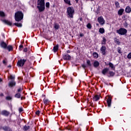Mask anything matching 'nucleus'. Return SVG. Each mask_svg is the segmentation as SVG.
Returning <instances> with one entry per match:
<instances>
[{
	"label": "nucleus",
	"instance_id": "f257e3e1",
	"mask_svg": "<svg viewBox=\"0 0 131 131\" xmlns=\"http://www.w3.org/2000/svg\"><path fill=\"white\" fill-rule=\"evenodd\" d=\"M37 8L38 9L39 12H43L46 9L45 0H38Z\"/></svg>",
	"mask_w": 131,
	"mask_h": 131
},
{
	"label": "nucleus",
	"instance_id": "f03ea898",
	"mask_svg": "<svg viewBox=\"0 0 131 131\" xmlns=\"http://www.w3.org/2000/svg\"><path fill=\"white\" fill-rule=\"evenodd\" d=\"M74 8L72 7H69L67 8V15L68 18H73V15H74Z\"/></svg>",
	"mask_w": 131,
	"mask_h": 131
},
{
	"label": "nucleus",
	"instance_id": "7ed1b4c3",
	"mask_svg": "<svg viewBox=\"0 0 131 131\" xmlns=\"http://www.w3.org/2000/svg\"><path fill=\"white\" fill-rule=\"evenodd\" d=\"M116 32L120 35H125L127 33V30L123 28H120L119 30H116Z\"/></svg>",
	"mask_w": 131,
	"mask_h": 131
},
{
	"label": "nucleus",
	"instance_id": "20e7f679",
	"mask_svg": "<svg viewBox=\"0 0 131 131\" xmlns=\"http://www.w3.org/2000/svg\"><path fill=\"white\" fill-rule=\"evenodd\" d=\"M24 17V14H23L22 11L17 12V22H19L21 21V20H23Z\"/></svg>",
	"mask_w": 131,
	"mask_h": 131
},
{
	"label": "nucleus",
	"instance_id": "39448f33",
	"mask_svg": "<svg viewBox=\"0 0 131 131\" xmlns=\"http://www.w3.org/2000/svg\"><path fill=\"white\" fill-rule=\"evenodd\" d=\"M26 61H27V60L25 59H21L20 60H18L17 63V65L18 67H23Z\"/></svg>",
	"mask_w": 131,
	"mask_h": 131
},
{
	"label": "nucleus",
	"instance_id": "423d86ee",
	"mask_svg": "<svg viewBox=\"0 0 131 131\" xmlns=\"http://www.w3.org/2000/svg\"><path fill=\"white\" fill-rule=\"evenodd\" d=\"M106 51L107 48H106V47H105V46H102L100 48V52H101V54H102L103 56H106Z\"/></svg>",
	"mask_w": 131,
	"mask_h": 131
},
{
	"label": "nucleus",
	"instance_id": "0eeeda50",
	"mask_svg": "<svg viewBox=\"0 0 131 131\" xmlns=\"http://www.w3.org/2000/svg\"><path fill=\"white\" fill-rule=\"evenodd\" d=\"M98 21L100 25H104L105 24V20L102 16L98 18Z\"/></svg>",
	"mask_w": 131,
	"mask_h": 131
},
{
	"label": "nucleus",
	"instance_id": "6e6552de",
	"mask_svg": "<svg viewBox=\"0 0 131 131\" xmlns=\"http://www.w3.org/2000/svg\"><path fill=\"white\" fill-rule=\"evenodd\" d=\"M63 59L66 60L70 61L71 60V56L67 53L63 55Z\"/></svg>",
	"mask_w": 131,
	"mask_h": 131
},
{
	"label": "nucleus",
	"instance_id": "1a4fd4ad",
	"mask_svg": "<svg viewBox=\"0 0 131 131\" xmlns=\"http://www.w3.org/2000/svg\"><path fill=\"white\" fill-rule=\"evenodd\" d=\"M2 21L3 22H4V23L7 24V25H9V26H12L13 24L11 21H9L8 20H3Z\"/></svg>",
	"mask_w": 131,
	"mask_h": 131
},
{
	"label": "nucleus",
	"instance_id": "9d476101",
	"mask_svg": "<svg viewBox=\"0 0 131 131\" xmlns=\"http://www.w3.org/2000/svg\"><path fill=\"white\" fill-rule=\"evenodd\" d=\"M7 43L5 42L4 41H2L1 42V47L3 48V49H7Z\"/></svg>",
	"mask_w": 131,
	"mask_h": 131
},
{
	"label": "nucleus",
	"instance_id": "9b49d317",
	"mask_svg": "<svg viewBox=\"0 0 131 131\" xmlns=\"http://www.w3.org/2000/svg\"><path fill=\"white\" fill-rule=\"evenodd\" d=\"M112 102V99H111V98L108 97L107 99V103L108 107H111V103Z\"/></svg>",
	"mask_w": 131,
	"mask_h": 131
},
{
	"label": "nucleus",
	"instance_id": "f8f14e48",
	"mask_svg": "<svg viewBox=\"0 0 131 131\" xmlns=\"http://www.w3.org/2000/svg\"><path fill=\"white\" fill-rule=\"evenodd\" d=\"M59 50V45L57 44L56 46H54L53 49V51L54 53H56Z\"/></svg>",
	"mask_w": 131,
	"mask_h": 131
},
{
	"label": "nucleus",
	"instance_id": "ddd939ff",
	"mask_svg": "<svg viewBox=\"0 0 131 131\" xmlns=\"http://www.w3.org/2000/svg\"><path fill=\"white\" fill-rule=\"evenodd\" d=\"M108 71H109V69L108 68H104L102 71V73L103 75H106V74L108 73Z\"/></svg>",
	"mask_w": 131,
	"mask_h": 131
},
{
	"label": "nucleus",
	"instance_id": "4468645a",
	"mask_svg": "<svg viewBox=\"0 0 131 131\" xmlns=\"http://www.w3.org/2000/svg\"><path fill=\"white\" fill-rule=\"evenodd\" d=\"M93 100L95 102H97V101H99V100H100V96L98 95H95L93 97Z\"/></svg>",
	"mask_w": 131,
	"mask_h": 131
},
{
	"label": "nucleus",
	"instance_id": "2eb2a0df",
	"mask_svg": "<svg viewBox=\"0 0 131 131\" xmlns=\"http://www.w3.org/2000/svg\"><path fill=\"white\" fill-rule=\"evenodd\" d=\"M1 114L2 115H5V116H8L9 114H10V113L7 111H3L2 112Z\"/></svg>",
	"mask_w": 131,
	"mask_h": 131
},
{
	"label": "nucleus",
	"instance_id": "dca6fc26",
	"mask_svg": "<svg viewBox=\"0 0 131 131\" xmlns=\"http://www.w3.org/2000/svg\"><path fill=\"white\" fill-rule=\"evenodd\" d=\"M93 65L95 68H97V67H99L100 66V62H99L98 61H95Z\"/></svg>",
	"mask_w": 131,
	"mask_h": 131
},
{
	"label": "nucleus",
	"instance_id": "f3484780",
	"mask_svg": "<svg viewBox=\"0 0 131 131\" xmlns=\"http://www.w3.org/2000/svg\"><path fill=\"white\" fill-rule=\"evenodd\" d=\"M124 12V9H120V10H119V11L118 12V15H119V16H121V15H122V14H123Z\"/></svg>",
	"mask_w": 131,
	"mask_h": 131
},
{
	"label": "nucleus",
	"instance_id": "a211bd4d",
	"mask_svg": "<svg viewBox=\"0 0 131 131\" xmlns=\"http://www.w3.org/2000/svg\"><path fill=\"white\" fill-rule=\"evenodd\" d=\"M102 40L101 41V45L105 46L106 45V41H107V39L105 37H103Z\"/></svg>",
	"mask_w": 131,
	"mask_h": 131
},
{
	"label": "nucleus",
	"instance_id": "6ab92c4d",
	"mask_svg": "<svg viewBox=\"0 0 131 131\" xmlns=\"http://www.w3.org/2000/svg\"><path fill=\"white\" fill-rule=\"evenodd\" d=\"M9 86L12 88V86H14V85H16V83L14 81H11L9 83Z\"/></svg>",
	"mask_w": 131,
	"mask_h": 131
},
{
	"label": "nucleus",
	"instance_id": "aec40b11",
	"mask_svg": "<svg viewBox=\"0 0 131 131\" xmlns=\"http://www.w3.org/2000/svg\"><path fill=\"white\" fill-rule=\"evenodd\" d=\"M125 12H126V13H130V12H131L130 7L127 6L125 9Z\"/></svg>",
	"mask_w": 131,
	"mask_h": 131
},
{
	"label": "nucleus",
	"instance_id": "412c9836",
	"mask_svg": "<svg viewBox=\"0 0 131 131\" xmlns=\"http://www.w3.org/2000/svg\"><path fill=\"white\" fill-rule=\"evenodd\" d=\"M108 74H110L108 77H112L115 75V73L112 72V71H109Z\"/></svg>",
	"mask_w": 131,
	"mask_h": 131
},
{
	"label": "nucleus",
	"instance_id": "4be33fe9",
	"mask_svg": "<svg viewBox=\"0 0 131 131\" xmlns=\"http://www.w3.org/2000/svg\"><path fill=\"white\" fill-rule=\"evenodd\" d=\"M108 65L110 67H111V68L112 69V70H115V67H114V65L113 64V63L110 62L108 63Z\"/></svg>",
	"mask_w": 131,
	"mask_h": 131
},
{
	"label": "nucleus",
	"instance_id": "5701e85b",
	"mask_svg": "<svg viewBox=\"0 0 131 131\" xmlns=\"http://www.w3.org/2000/svg\"><path fill=\"white\" fill-rule=\"evenodd\" d=\"M43 103L45 105H48V104H49V103H50V100H49V99H48L45 98L43 99Z\"/></svg>",
	"mask_w": 131,
	"mask_h": 131
},
{
	"label": "nucleus",
	"instance_id": "b1692460",
	"mask_svg": "<svg viewBox=\"0 0 131 131\" xmlns=\"http://www.w3.org/2000/svg\"><path fill=\"white\" fill-rule=\"evenodd\" d=\"M99 32L100 33H101V34H103V33H105V29L103 28H100L99 29Z\"/></svg>",
	"mask_w": 131,
	"mask_h": 131
},
{
	"label": "nucleus",
	"instance_id": "393cba45",
	"mask_svg": "<svg viewBox=\"0 0 131 131\" xmlns=\"http://www.w3.org/2000/svg\"><path fill=\"white\" fill-rule=\"evenodd\" d=\"M93 57L94 58H95V59H97V58H99V54H98L97 52H94Z\"/></svg>",
	"mask_w": 131,
	"mask_h": 131
},
{
	"label": "nucleus",
	"instance_id": "a878e982",
	"mask_svg": "<svg viewBox=\"0 0 131 131\" xmlns=\"http://www.w3.org/2000/svg\"><path fill=\"white\" fill-rule=\"evenodd\" d=\"M23 91V86L18 87V88L17 89V93H22Z\"/></svg>",
	"mask_w": 131,
	"mask_h": 131
},
{
	"label": "nucleus",
	"instance_id": "bb28decb",
	"mask_svg": "<svg viewBox=\"0 0 131 131\" xmlns=\"http://www.w3.org/2000/svg\"><path fill=\"white\" fill-rule=\"evenodd\" d=\"M64 3L67 5H69V6H71V1L70 0H63Z\"/></svg>",
	"mask_w": 131,
	"mask_h": 131
},
{
	"label": "nucleus",
	"instance_id": "cd10ccee",
	"mask_svg": "<svg viewBox=\"0 0 131 131\" xmlns=\"http://www.w3.org/2000/svg\"><path fill=\"white\" fill-rule=\"evenodd\" d=\"M3 129L4 130H5V131H10L11 130V128H10V127H7L5 126L3 127Z\"/></svg>",
	"mask_w": 131,
	"mask_h": 131
},
{
	"label": "nucleus",
	"instance_id": "c85d7f7f",
	"mask_svg": "<svg viewBox=\"0 0 131 131\" xmlns=\"http://www.w3.org/2000/svg\"><path fill=\"white\" fill-rule=\"evenodd\" d=\"M30 128V126L25 125L24 126L23 129L24 130H28V129H29Z\"/></svg>",
	"mask_w": 131,
	"mask_h": 131
},
{
	"label": "nucleus",
	"instance_id": "c756f323",
	"mask_svg": "<svg viewBox=\"0 0 131 131\" xmlns=\"http://www.w3.org/2000/svg\"><path fill=\"white\" fill-rule=\"evenodd\" d=\"M21 95H22V92H17V98L20 99V98H21Z\"/></svg>",
	"mask_w": 131,
	"mask_h": 131
},
{
	"label": "nucleus",
	"instance_id": "7c9ffc66",
	"mask_svg": "<svg viewBox=\"0 0 131 131\" xmlns=\"http://www.w3.org/2000/svg\"><path fill=\"white\" fill-rule=\"evenodd\" d=\"M18 110L19 113H21V112H23V111H24L23 110V107L22 106L18 107Z\"/></svg>",
	"mask_w": 131,
	"mask_h": 131
},
{
	"label": "nucleus",
	"instance_id": "2f4dec72",
	"mask_svg": "<svg viewBox=\"0 0 131 131\" xmlns=\"http://www.w3.org/2000/svg\"><path fill=\"white\" fill-rule=\"evenodd\" d=\"M115 42L117 43V45H120V42L119 41V39L117 38H115Z\"/></svg>",
	"mask_w": 131,
	"mask_h": 131
},
{
	"label": "nucleus",
	"instance_id": "473e14b6",
	"mask_svg": "<svg viewBox=\"0 0 131 131\" xmlns=\"http://www.w3.org/2000/svg\"><path fill=\"white\" fill-rule=\"evenodd\" d=\"M115 5L116 8H120V6H119V2H115Z\"/></svg>",
	"mask_w": 131,
	"mask_h": 131
},
{
	"label": "nucleus",
	"instance_id": "72a5a7b5",
	"mask_svg": "<svg viewBox=\"0 0 131 131\" xmlns=\"http://www.w3.org/2000/svg\"><path fill=\"white\" fill-rule=\"evenodd\" d=\"M86 27L89 29H92V25L91 24V23H88V24L86 26Z\"/></svg>",
	"mask_w": 131,
	"mask_h": 131
},
{
	"label": "nucleus",
	"instance_id": "f704fd0d",
	"mask_svg": "<svg viewBox=\"0 0 131 131\" xmlns=\"http://www.w3.org/2000/svg\"><path fill=\"white\" fill-rule=\"evenodd\" d=\"M86 64L88 65V66H92V63H91V60H86Z\"/></svg>",
	"mask_w": 131,
	"mask_h": 131
},
{
	"label": "nucleus",
	"instance_id": "c9c22d12",
	"mask_svg": "<svg viewBox=\"0 0 131 131\" xmlns=\"http://www.w3.org/2000/svg\"><path fill=\"white\" fill-rule=\"evenodd\" d=\"M0 16H1V17H5V12H4L3 11H0Z\"/></svg>",
	"mask_w": 131,
	"mask_h": 131
},
{
	"label": "nucleus",
	"instance_id": "e433bc0d",
	"mask_svg": "<svg viewBox=\"0 0 131 131\" xmlns=\"http://www.w3.org/2000/svg\"><path fill=\"white\" fill-rule=\"evenodd\" d=\"M59 27H60L59 26V25H58L57 24H55L54 25V28H55V29H59Z\"/></svg>",
	"mask_w": 131,
	"mask_h": 131
},
{
	"label": "nucleus",
	"instance_id": "4c0bfd02",
	"mask_svg": "<svg viewBox=\"0 0 131 131\" xmlns=\"http://www.w3.org/2000/svg\"><path fill=\"white\" fill-rule=\"evenodd\" d=\"M7 50H8V51L10 52V51H12V50H13V47H12V46H8L7 47H6Z\"/></svg>",
	"mask_w": 131,
	"mask_h": 131
},
{
	"label": "nucleus",
	"instance_id": "58836bf2",
	"mask_svg": "<svg viewBox=\"0 0 131 131\" xmlns=\"http://www.w3.org/2000/svg\"><path fill=\"white\" fill-rule=\"evenodd\" d=\"M18 50H19V51H22V50H23V45H19Z\"/></svg>",
	"mask_w": 131,
	"mask_h": 131
},
{
	"label": "nucleus",
	"instance_id": "ea45409f",
	"mask_svg": "<svg viewBox=\"0 0 131 131\" xmlns=\"http://www.w3.org/2000/svg\"><path fill=\"white\" fill-rule=\"evenodd\" d=\"M118 52L119 54H121L122 52H121V48L120 47L118 48Z\"/></svg>",
	"mask_w": 131,
	"mask_h": 131
},
{
	"label": "nucleus",
	"instance_id": "a19ab883",
	"mask_svg": "<svg viewBox=\"0 0 131 131\" xmlns=\"http://www.w3.org/2000/svg\"><path fill=\"white\" fill-rule=\"evenodd\" d=\"M17 27H22L21 23H17Z\"/></svg>",
	"mask_w": 131,
	"mask_h": 131
},
{
	"label": "nucleus",
	"instance_id": "79ce46f5",
	"mask_svg": "<svg viewBox=\"0 0 131 131\" xmlns=\"http://www.w3.org/2000/svg\"><path fill=\"white\" fill-rule=\"evenodd\" d=\"M6 100L10 101V100H12V97H11V96H7V97H6Z\"/></svg>",
	"mask_w": 131,
	"mask_h": 131
},
{
	"label": "nucleus",
	"instance_id": "37998d69",
	"mask_svg": "<svg viewBox=\"0 0 131 131\" xmlns=\"http://www.w3.org/2000/svg\"><path fill=\"white\" fill-rule=\"evenodd\" d=\"M46 8H50V3L49 2L46 3Z\"/></svg>",
	"mask_w": 131,
	"mask_h": 131
},
{
	"label": "nucleus",
	"instance_id": "c03bdc74",
	"mask_svg": "<svg viewBox=\"0 0 131 131\" xmlns=\"http://www.w3.org/2000/svg\"><path fill=\"white\" fill-rule=\"evenodd\" d=\"M10 79H15V76H13V75H11L9 77Z\"/></svg>",
	"mask_w": 131,
	"mask_h": 131
},
{
	"label": "nucleus",
	"instance_id": "a18cd8bd",
	"mask_svg": "<svg viewBox=\"0 0 131 131\" xmlns=\"http://www.w3.org/2000/svg\"><path fill=\"white\" fill-rule=\"evenodd\" d=\"M127 58L128 59H131V52L128 54Z\"/></svg>",
	"mask_w": 131,
	"mask_h": 131
},
{
	"label": "nucleus",
	"instance_id": "49530a36",
	"mask_svg": "<svg viewBox=\"0 0 131 131\" xmlns=\"http://www.w3.org/2000/svg\"><path fill=\"white\" fill-rule=\"evenodd\" d=\"M14 19H15V21H17V12L15 13Z\"/></svg>",
	"mask_w": 131,
	"mask_h": 131
},
{
	"label": "nucleus",
	"instance_id": "de8ad7c7",
	"mask_svg": "<svg viewBox=\"0 0 131 131\" xmlns=\"http://www.w3.org/2000/svg\"><path fill=\"white\" fill-rule=\"evenodd\" d=\"M40 113V112L39 111H37L36 112V115H39V114Z\"/></svg>",
	"mask_w": 131,
	"mask_h": 131
},
{
	"label": "nucleus",
	"instance_id": "09e8293b",
	"mask_svg": "<svg viewBox=\"0 0 131 131\" xmlns=\"http://www.w3.org/2000/svg\"><path fill=\"white\" fill-rule=\"evenodd\" d=\"M127 25H128L127 23H126V21H125V22L124 23V26L125 27H127Z\"/></svg>",
	"mask_w": 131,
	"mask_h": 131
},
{
	"label": "nucleus",
	"instance_id": "8fccbe9b",
	"mask_svg": "<svg viewBox=\"0 0 131 131\" xmlns=\"http://www.w3.org/2000/svg\"><path fill=\"white\" fill-rule=\"evenodd\" d=\"M82 68H83V69H85V68H86V66L84 64H82Z\"/></svg>",
	"mask_w": 131,
	"mask_h": 131
},
{
	"label": "nucleus",
	"instance_id": "3c124183",
	"mask_svg": "<svg viewBox=\"0 0 131 131\" xmlns=\"http://www.w3.org/2000/svg\"><path fill=\"white\" fill-rule=\"evenodd\" d=\"M27 51H28L27 48H24V52H25V53H26V52H27Z\"/></svg>",
	"mask_w": 131,
	"mask_h": 131
},
{
	"label": "nucleus",
	"instance_id": "603ef678",
	"mask_svg": "<svg viewBox=\"0 0 131 131\" xmlns=\"http://www.w3.org/2000/svg\"><path fill=\"white\" fill-rule=\"evenodd\" d=\"M21 100H25V97L20 96Z\"/></svg>",
	"mask_w": 131,
	"mask_h": 131
},
{
	"label": "nucleus",
	"instance_id": "864d4df0",
	"mask_svg": "<svg viewBox=\"0 0 131 131\" xmlns=\"http://www.w3.org/2000/svg\"><path fill=\"white\" fill-rule=\"evenodd\" d=\"M80 36L82 37V36H83V34H80Z\"/></svg>",
	"mask_w": 131,
	"mask_h": 131
},
{
	"label": "nucleus",
	"instance_id": "5fc2aeb1",
	"mask_svg": "<svg viewBox=\"0 0 131 131\" xmlns=\"http://www.w3.org/2000/svg\"><path fill=\"white\" fill-rule=\"evenodd\" d=\"M67 53L68 54H69V53H70V50L67 51Z\"/></svg>",
	"mask_w": 131,
	"mask_h": 131
},
{
	"label": "nucleus",
	"instance_id": "6e6d98bb",
	"mask_svg": "<svg viewBox=\"0 0 131 131\" xmlns=\"http://www.w3.org/2000/svg\"><path fill=\"white\" fill-rule=\"evenodd\" d=\"M79 20H80V21H82V17L80 18Z\"/></svg>",
	"mask_w": 131,
	"mask_h": 131
},
{
	"label": "nucleus",
	"instance_id": "4d7b16f0",
	"mask_svg": "<svg viewBox=\"0 0 131 131\" xmlns=\"http://www.w3.org/2000/svg\"><path fill=\"white\" fill-rule=\"evenodd\" d=\"M3 64H6V61L5 60H3Z\"/></svg>",
	"mask_w": 131,
	"mask_h": 131
},
{
	"label": "nucleus",
	"instance_id": "13d9d810",
	"mask_svg": "<svg viewBox=\"0 0 131 131\" xmlns=\"http://www.w3.org/2000/svg\"><path fill=\"white\" fill-rule=\"evenodd\" d=\"M1 81H3V79H2V78H0V82H1Z\"/></svg>",
	"mask_w": 131,
	"mask_h": 131
},
{
	"label": "nucleus",
	"instance_id": "bf43d9fd",
	"mask_svg": "<svg viewBox=\"0 0 131 131\" xmlns=\"http://www.w3.org/2000/svg\"><path fill=\"white\" fill-rule=\"evenodd\" d=\"M76 1V2L77 3H78V0H75Z\"/></svg>",
	"mask_w": 131,
	"mask_h": 131
},
{
	"label": "nucleus",
	"instance_id": "052dcab7",
	"mask_svg": "<svg viewBox=\"0 0 131 131\" xmlns=\"http://www.w3.org/2000/svg\"><path fill=\"white\" fill-rule=\"evenodd\" d=\"M18 80H20H20H21V79H22L18 77Z\"/></svg>",
	"mask_w": 131,
	"mask_h": 131
},
{
	"label": "nucleus",
	"instance_id": "680f3d73",
	"mask_svg": "<svg viewBox=\"0 0 131 131\" xmlns=\"http://www.w3.org/2000/svg\"><path fill=\"white\" fill-rule=\"evenodd\" d=\"M14 25H15V26H17V23H14Z\"/></svg>",
	"mask_w": 131,
	"mask_h": 131
},
{
	"label": "nucleus",
	"instance_id": "e2e57ef3",
	"mask_svg": "<svg viewBox=\"0 0 131 131\" xmlns=\"http://www.w3.org/2000/svg\"><path fill=\"white\" fill-rule=\"evenodd\" d=\"M91 2H94V0H90Z\"/></svg>",
	"mask_w": 131,
	"mask_h": 131
},
{
	"label": "nucleus",
	"instance_id": "0e129e2a",
	"mask_svg": "<svg viewBox=\"0 0 131 131\" xmlns=\"http://www.w3.org/2000/svg\"><path fill=\"white\" fill-rule=\"evenodd\" d=\"M8 67H11V66H9Z\"/></svg>",
	"mask_w": 131,
	"mask_h": 131
},
{
	"label": "nucleus",
	"instance_id": "69168bd1",
	"mask_svg": "<svg viewBox=\"0 0 131 131\" xmlns=\"http://www.w3.org/2000/svg\"><path fill=\"white\" fill-rule=\"evenodd\" d=\"M96 25H97V26H98V25H99V24H96Z\"/></svg>",
	"mask_w": 131,
	"mask_h": 131
},
{
	"label": "nucleus",
	"instance_id": "338daca9",
	"mask_svg": "<svg viewBox=\"0 0 131 131\" xmlns=\"http://www.w3.org/2000/svg\"><path fill=\"white\" fill-rule=\"evenodd\" d=\"M18 125H20V123H18Z\"/></svg>",
	"mask_w": 131,
	"mask_h": 131
},
{
	"label": "nucleus",
	"instance_id": "774afa93",
	"mask_svg": "<svg viewBox=\"0 0 131 131\" xmlns=\"http://www.w3.org/2000/svg\"><path fill=\"white\" fill-rule=\"evenodd\" d=\"M17 96V94H15V97Z\"/></svg>",
	"mask_w": 131,
	"mask_h": 131
}]
</instances>
